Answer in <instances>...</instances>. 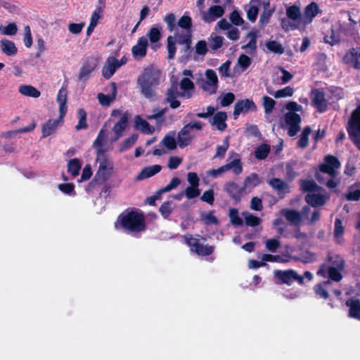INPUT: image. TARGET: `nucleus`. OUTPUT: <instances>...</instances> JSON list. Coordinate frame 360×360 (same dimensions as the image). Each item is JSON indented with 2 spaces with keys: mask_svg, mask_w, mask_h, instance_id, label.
I'll return each mask as SVG.
<instances>
[{
  "mask_svg": "<svg viewBox=\"0 0 360 360\" xmlns=\"http://www.w3.org/2000/svg\"><path fill=\"white\" fill-rule=\"evenodd\" d=\"M270 146L266 143H262L255 150V156L257 160H264L270 153Z\"/></svg>",
  "mask_w": 360,
  "mask_h": 360,
  "instance_id": "e433bc0d",
  "label": "nucleus"
},
{
  "mask_svg": "<svg viewBox=\"0 0 360 360\" xmlns=\"http://www.w3.org/2000/svg\"><path fill=\"white\" fill-rule=\"evenodd\" d=\"M229 19L231 23L236 26L242 25L244 22L243 18L237 10L233 11L230 13Z\"/></svg>",
  "mask_w": 360,
  "mask_h": 360,
  "instance_id": "680f3d73",
  "label": "nucleus"
},
{
  "mask_svg": "<svg viewBox=\"0 0 360 360\" xmlns=\"http://www.w3.org/2000/svg\"><path fill=\"white\" fill-rule=\"evenodd\" d=\"M313 95L312 103L316 108L319 112H324L328 108L327 101L325 98V94L323 91L314 89L311 91Z\"/></svg>",
  "mask_w": 360,
  "mask_h": 360,
  "instance_id": "4468645a",
  "label": "nucleus"
},
{
  "mask_svg": "<svg viewBox=\"0 0 360 360\" xmlns=\"http://www.w3.org/2000/svg\"><path fill=\"white\" fill-rule=\"evenodd\" d=\"M167 51H168V58L173 59L174 58L176 54V44L175 39L173 37L169 36L167 37Z\"/></svg>",
  "mask_w": 360,
  "mask_h": 360,
  "instance_id": "5fc2aeb1",
  "label": "nucleus"
},
{
  "mask_svg": "<svg viewBox=\"0 0 360 360\" xmlns=\"http://www.w3.org/2000/svg\"><path fill=\"white\" fill-rule=\"evenodd\" d=\"M113 86V93L112 95L110 94H104L103 93H99L97 95V98L100 103L103 106H108L111 102L115 98L116 96V85L115 82L112 83Z\"/></svg>",
  "mask_w": 360,
  "mask_h": 360,
  "instance_id": "c9c22d12",
  "label": "nucleus"
},
{
  "mask_svg": "<svg viewBox=\"0 0 360 360\" xmlns=\"http://www.w3.org/2000/svg\"><path fill=\"white\" fill-rule=\"evenodd\" d=\"M287 16L292 20H298L301 18L300 9L297 6L293 5L286 9Z\"/></svg>",
  "mask_w": 360,
  "mask_h": 360,
  "instance_id": "a18cd8bd",
  "label": "nucleus"
},
{
  "mask_svg": "<svg viewBox=\"0 0 360 360\" xmlns=\"http://www.w3.org/2000/svg\"><path fill=\"white\" fill-rule=\"evenodd\" d=\"M319 8L316 3L311 2L307 5L304 11V18L306 22H311L313 18L319 13Z\"/></svg>",
  "mask_w": 360,
  "mask_h": 360,
  "instance_id": "7c9ffc66",
  "label": "nucleus"
},
{
  "mask_svg": "<svg viewBox=\"0 0 360 360\" xmlns=\"http://www.w3.org/2000/svg\"><path fill=\"white\" fill-rule=\"evenodd\" d=\"M81 167L82 165L79 159H71L68 163V172L75 177L79 174Z\"/></svg>",
  "mask_w": 360,
  "mask_h": 360,
  "instance_id": "ea45409f",
  "label": "nucleus"
},
{
  "mask_svg": "<svg viewBox=\"0 0 360 360\" xmlns=\"http://www.w3.org/2000/svg\"><path fill=\"white\" fill-rule=\"evenodd\" d=\"M305 201L313 207L326 204V197L321 193H309L305 195Z\"/></svg>",
  "mask_w": 360,
  "mask_h": 360,
  "instance_id": "412c9836",
  "label": "nucleus"
},
{
  "mask_svg": "<svg viewBox=\"0 0 360 360\" xmlns=\"http://www.w3.org/2000/svg\"><path fill=\"white\" fill-rule=\"evenodd\" d=\"M259 12V8L256 5L250 6L247 10V18L252 22H255L257 20Z\"/></svg>",
  "mask_w": 360,
  "mask_h": 360,
  "instance_id": "69168bd1",
  "label": "nucleus"
},
{
  "mask_svg": "<svg viewBox=\"0 0 360 360\" xmlns=\"http://www.w3.org/2000/svg\"><path fill=\"white\" fill-rule=\"evenodd\" d=\"M160 70L152 67L146 68L137 78V84L141 94L146 98L155 99L157 89L160 84Z\"/></svg>",
  "mask_w": 360,
  "mask_h": 360,
  "instance_id": "f03ea898",
  "label": "nucleus"
},
{
  "mask_svg": "<svg viewBox=\"0 0 360 360\" xmlns=\"http://www.w3.org/2000/svg\"><path fill=\"white\" fill-rule=\"evenodd\" d=\"M251 62V58L243 53L238 59V65L242 68L243 71L245 70L250 65Z\"/></svg>",
  "mask_w": 360,
  "mask_h": 360,
  "instance_id": "338daca9",
  "label": "nucleus"
},
{
  "mask_svg": "<svg viewBox=\"0 0 360 360\" xmlns=\"http://www.w3.org/2000/svg\"><path fill=\"white\" fill-rule=\"evenodd\" d=\"M184 194L188 199H193L200 195V190L199 187L188 186L184 190Z\"/></svg>",
  "mask_w": 360,
  "mask_h": 360,
  "instance_id": "0e129e2a",
  "label": "nucleus"
},
{
  "mask_svg": "<svg viewBox=\"0 0 360 360\" xmlns=\"http://www.w3.org/2000/svg\"><path fill=\"white\" fill-rule=\"evenodd\" d=\"M200 200L203 202H207V204L212 205L214 202V193L212 189H209L205 191L202 196L200 197Z\"/></svg>",
  "mask_w": 360,
  "mask_h": 360,
  "instance_id": "774afa93",
  "label": "nucleus"
},
{
  "mask_svg": "<svg viewBox=\"0 0 360 360\" xmlns=\"http://www.w3.org/2000/svg\"><path fill=\"white\" fill-rule=\"evenodd\" d=\"M1 50L6 56H14L18 52V49L13 41L7 39H2L0 41Z\"/></svg>",
  "mask_w": 360,
  "mask_h": 360,
  "instance_id": "c756f323",
  "label": "nucleus"
},
{
  "mask_svg": "<svg viewBox=\"0 0 360 360\" xmlns=\"http://www.w3.org/2000/svg\"><path fill=\"white\" fill-rule=\"evenodd\" d=\"M202 219L206 225H218L219 224L218 219L213 214L212 211L203 214L202 216Z\"/></svg>",
  "mask_w": 360,
  "mask_h": 360,
  "instance_id": "052dcab7",
  "label": "nucleus"
},
{
  "mask_svg": "<svg viewBox=\"0 0 360 360\" xmlns=\"http://www.w3.org/2000/svg\"><path fill=\"white\" fill-rule=\"evenodd\" d=\"M79 122L78 124L75 126V129L77 130H81L83 129H86L88 127V124L86 123V111L83 108H79L77 110Z\"/></svg>",
  "mask_w": 360,
  "mask_h": 360,
  "instance_id": "37998d69",
  "label": "nucleus"
},
{
  "mask_svg": "<svg viewBox=\"0 0 360 360\" xmlns=\"http://www.w3.org/2000/svg\"><path fill=\"white\" fill-rule=\"evenodd\" d=\"M229 217L232 224L235 226H242L243 219L238 216V211L236 208H231L229 210Z\"/></svg>",
  "mask_w": 360,
  "mask_h": 360,
  "instance_id": "3c124183",
  "label": "nucleus"
},
{
  "mask_svg": "<svg viewBox=\"0 0 360 360\" xmlns=\"http://www.w3.org/2000/svg\"><path fill=\"white\" fill-rule=\"evenodd\" d=\"M330 283L331 282L329 280H327L315 285L314 287V290L316 295L324 300L328 299L329 293L325 287L327 285L330 284Z\"/></svg>",
  "mask_w": 360,
  "mask_h": 360,
  "instance_id": "473e14b6",
  "label": "nucleus"
},
{
  "mask_svg": "<svg viewBox=\"0 0 360 360\" xmlns=\"http://www.w3.org/2000/svg\"><path fill=\"white\" fill-rule=\"evenodd\" d=\"M345 198L349 201H357L360 199V184H354L349 187Z\"/></svg>",
  "mask_w": 360,
  "mask_h": 360,
  "instance_id": "72a5a7b5",
  "label": "nucleus"
},
{
  "mask_svg": "<svg viewBox=\"0 0 360 360\" xmlns=\"http://www.w3.org/2000/svg\"><path fill=\"white\" fill-rule=\"evenodd\" d=\"M162 169V167L159 165H154L143 168L136 176V180L141 181L147 178H150L159 173Z\"/></svg>",
  "mask_w": 360,
  "mask_h": 360,
  "instance_id": "4be33fe9",
  "label": "nucleus"
},
{
  "mask_svg": "<svg viewBox=\"0 0 360 360\" xmlns=\"http://www.w3.org/2000/svg\"><path fill=\"white\" fill-rule=\"evenodd\" d=\"M269 51L274 53L282 54L284 52V48L282 44L276 41H269L266 44Z\"/></svg>",
  "mask_w": 360,
  "mask_h": 360,
  "instance_id": "49530a36",
  "label": "nucleus"
},
{
  "mask_svg": "<svg viewBox=\"0 0 360 360\" xmlns=\"http://www.w3.org/2000/svg\"><path fill=\"white\" fill-rule=\"evenodd\" d=\"M63 122L56 120L49 119L46 123H44L42 126V138H46L51 134H53L57 127L61 124Z\"/></svg>",
  "mask_w": 360,
  "mask_h": 360,
  "instance_id": "5701e85b",
  "label": "nucleus"
},
{
  "mask_svg": "<svg viewBox=\"0 0 360 360\" xmlns=\"http://www.w3.org/2000/svg\"><path fill=\"white\" fill-rule=\"evenodd\" d=\"M139 135L133 134L130 137L126 139L120 147V152H124L131 148L137 141Z\"/></svg>",
  "mask_w": 360,
  "mask_h": 360,
  "instance_id": "c03bdc74",
  "label": "nucleus"
},
{
  "mask_svg": "<svg viewBox=\"0 0 360 360\" xmlns=\"http://www.w3.org/2000/svg\"><path fill=\"white\" fill-rule=\"evenodd\" d=\"M346 129L349 139L360 150V103L352 112Z\"/></svg>",
  "mask_w": 360,
  "mask_h": 360,
  "instance_id": "39448f33",
  "label": "nucleus"
},
{
  "mask_svg": "<svg viewBox=\"0 0 360 360\" xmlns=\"http://www.w3.org/2000/svg\"><path fill=\"white\" fill-rule=\"evenodd\" d=\"M162 143L168 150H174L176 148L177 141L175 139L169 135H166L162 140Z\"/></svg>",
  "mask_w": 360,
  "mask_h": 360,
  "instance_id": "13d9d810",
  "label": "nucleus"
},
{
  "mask_svg": "<svg viewBox=\"0 0 360 360\" xmlns=\"http://www.w3.org/2000/svg\"><path fill=\"white\" fill-rule=\"evenodd\" d=\"M129 120V114L126 112L122 115L120 119L115 124L112 131L115 134L113 141H116L123 136V132L126 129Z\"/></svg>",
  "mask_w": 360,
  "mask_h": 360,
  "instance_id": "dca6fc26",
  "label": "nucleus"
},
{
  "mask_svg": "<svg viewBox=\"0 0 360 360\" xmlns=\"http://www.w3.org/2000/svg\"><path fill=\"white\" fill-rule=\"evenodd\" d=\"M102 156L101 159L99 156L97 157L96 160L99 162V167L95 176H96V179H100L101 181L105 182L110 177L113 166L112 164L108 160L105 155Z\"/></svg>",
  "mask_w": 360,
  "mask_h": 360,
  "instance_id": "9b49d317",
  "label": "nucleus"
},
{
  "mask_svg": "<svg viewBox=\"0 0 360 360\" xmlns=\"http://www.w3.org/2000/svg\"><path fill=\"white\" fill-rule=\"evenodd\" d=\"M103 10L101 7H98L92 13L90 19V23L86 29V35L90 36L97 25L98 20L101 18Z\"/></svg>",
  "mask_w": 360,
  "mask_h": 360,
  "instance_id": "2f4dec72",
  "label": "nucleus"
},
{
  "mask_svg": "<svg viewBox=\"0 0 360 360\" xmlns=\"http://www.w3.org/2000/svg\"><path fill=\"white\" fill-rule=\"evenodd\" d=\"M325 262L328 264V267L335 268L338 269L344 270L345 266V262L344 259L339 255L329 254L327 256Z\"/></svg>",
  "mask_w": 360,
  "mask_h": 360,
  "instance_id": "a878e982",
  "label": "nucleus"
},
{
  "mask_svg": "<svg viewBox=\"0 0 360 360\" xmlns=\"http://www.w3.org/2000/svg\"><path fill=\"white\" fill-rule=\"evenodd\" d=\"M203 124L200 121L191 122L185 124L178 133L177 143L181 148L188 146L194 138L191 129L201 130Z\"/></svg>",
  "mask_w": 360,
  "mask_h": 360,
  "instance_id": "423d86ee",
  "label": "nucleus"
},
{
  "mask_svg": "<svg viewBox=\"0 0 360 360\" xmlns=\"http://www.w3.org/2000/svg\"><path fill=\"white\" fill-rule=\"evenodd\" d=\"M300 186L302 191L304 192H314L320 188L313 180H302Z\"/></svg>",
  "mask_w": 360,
  "mask_h": 360,
  "instance_id": "79ce46f5",
  "label": "nucleus"
},
{
  "mask_svg": "<svg viewBox=\"0 0 360 360\" xmlns=\"http://www.w3.org/2000/svg\"><path fill=\"white\" fill-rule=\"evenodd\" d=\"M345 305L349 307V314L350 318L357 319H360V300L357 298H349Z\"/></svg>",
  "mask_w": 360,
  "mask_h": 360,
  "instance_id": "6ab92c4d",
  "label": "nucleus"
},
{
  "mask_svg": "<svg viewBox=\"0 0 360 360\" xmlns=\"http://www.w3.org/2000/svg\"><path fill=\"white\" fill-rule=\"evenodd\" d=\"M19 92L24 96L32 98H38L41 94L40 91L37 88L27 84L20 86Z\"/></svg>",
  "mask_w": 360,
  "mask_h": 360,
  "instance_id": "f704fd0d",
  "label": "nucleus"
},
{
  "mask_svg": "<svg viewBox=\"0 0 360 360\" xmlns=\"http://www.w3.org/2000/svg\"><path fill=\"white\" fill-rule=\"evenodd\" d=\"M276 276L281 283L290 285L294 282L295 270L277 271L276 272Z\"/></svg>",
  "mask_w": 360,
  "mask_h": 360,
  "instance_id": "393cba45",
  "label": "nucleus"
},
{
  "mask_svg": "<svg viewBox=\"0 0 360 360\" xmlns=\"http://www.w3.org/2000/svg\"><path fill=\"white\" fill-rule=\"evenodd\" d=\"M119 68L118 60L115 58L112 59V62L109 64L106 70H103V76L105 79H110L115 72L116 70Z\"/></svg>",
  "mask_w": 360,
  "mask_h": 360,
  "instance_id": "a19ab883",
  "label": "nucleus"
},
{
  "mask_svg": "<svg viewBox=\"0 0 360 360\" xmlns=\"http://www.w3.org/2000/svg\"><path fill=\"white\" fill-rule=\"evenodd\" d=\"M98 65L96 60L94 57H87L83 62L79 73L77 80L86 82L90 77L91 74Z\"/></svg>",
  "mask_w": 360,
  "mask_h": 360,
  "instance_id": "9d476101",
  "label": "nucleus"
},
{
  "mask_svg": "<svg viewBox=\"0 0 360 360\" xmlns=\"http://www.w3.org/2000/svg\"><path fill=\"white\" fill-rule=\"evenodd\" d=\"M342 269L328 267V264L323 262L320 265L316 271V274L324 278H328L330 281L340 282L343 278L342 274Z\"/></svg>",
  "mask_w": 360,
  "mask_h": 360,
  "instance_id": "0eeeda50",
  "label": "nucleus"
},
{
  "mask_svg": "<svg viewBox=\"0 0 360 360\" xmlns=\"http://www.w3.org/2000/svg\"><path fill=\"white\" fill-rule=\"evenodd\" d=\"M172 205V202L165 201L160 205L159 212L165 219L168 218L172 212L173 209Z\"/></svg>",
  "mask_w": 360,
  "mask_h": 360,
  "instance_id": "8fccbe9b",
  "label": "nucleus"
},
{
  "mask_svg": "<svg viewBox=\"0 0 360 360\" xmlns=\"http://www.w3.org/2000/svg\"><path fill=\"white\" fill-rule=\"evenodd\" d=\"M148 36L152 44L158 42L161 38L160 27L158 25L152 27L148 33Z\"/></svg>",
  "mask_w": 360,
  "mask_h": 360,
  "instance_id": "de8ad7c7",
  "label": "nucleus"
},
{
  "mask_svg": "<svg viewBox=\"0 0 360 360\" xmlns=\"http://www.w3.org/2000/svg\"><path fill=\"white\" fill-rule=\"evenodd\" d=\"M117 229L120 227L132 233H139L146 230V219L143 213L136 210L122 212L119 214L115 224Z\"/></svg>",
  "mask_w": 360,
  "mask_h": 360,
  "instance_id": "7ed1b4c3",
  "label": "nucleus"
},
{
  "mask_svg": "<svg viewBox=\"0 0 360 360\" xmlns=\"http://www.w3.org/2000/svg\"><path fill=\"white\" fill-rule=\"evenodd\" d=\"M233 169V172L238 175L243 172L242 162L240 158H236L231 162L221 166L218 169H212L207 172V174L215 178L218 175L227 172L229 169Z\"/></svg>",
  "mask_w": 360,
  "mask_h": 360,
  "instance_id": "6e6552de",
  "label": "nucleus"
},
{
  "mask_svg": "<svg viewBox=\"0 0 360 360\" xmlns=\"http://www.w3.org/2000/svg\"><path fill=\"white\" fill-rule=\"evenodd\" d=\"M206 80L203 82L202 88L210 94H215L218 88V77L216 72L212 69L205 71Z\"/></svg>",
  "mask_w": 360,
  "mask_h": 360,
  "instance_id": "ddd939ff",
  "label": "nucleus"
},
{
  "mask_svg": "<svg viewBox=\"0 0 360 360\" xmlns=\"http://www.w3.org/2000/svg\"><path fill=\"white\" fill-rule=\"evenodd\" d=\"M293 89L291 86H288L283 89L277 90L273 95L276 98H279L292 96L293 95Z\"/></svg>",
  "mask_w": 360,
  "mask_h": 360,
  "instance_id": "603ef678",
  "label": "nucleus"
},
{
  "mask_svg": "<svg viewBox=\"0 0 360 360\" xmlns=\"http://www.w3.org/2000/svg\"><path fill=\"white\" fill-rule=\"evenodd\" d=\"M268 183L269 186L278 193H285L290 191L288 184L279 178H272Z\"/></svg>",
  "mask_w": 360,
  "mask_h": 360,
  "instance_id": "bb28decb",
  "label": "nucleus"
},
{
  "mask_svg": "<svg viewBox=\"0 0 360 360\" xmlns=\"http://www.w3.org/2000/svg\"><path fill=\"white\" fill-rule=\"evenodd\" d=\"M209 13L210 15L213 17L211 20H214L216 18H221L224 13V10L222 6L214 5L210 7Z\"/></svg>",
  "mask_w": 360,
  "mask_h": 360,
  "instance_id": "6e6d98bb",
  "label": "nucleus"
},
{
  "mask_svg": "<svg viewBox=\"0 0 360 360\" xmlns=\"http://www.w3.org/2000/svg\"><path fill=\"white\" fill-rule=\"evenodd\" d=\"M340 167L338 158L332 155H327L324 158V162L319 166L314 176L321 184L326 185L328 188H335L340 184V180L337 179V169Z\"/></svg>",
  "mask_w": 360,
  "mask_h": 360,
  "instance_id": "f257e3e1",
  "label": "nucleus"
},
{
  "mask_svg": "<svg viewBox=\"0 0 360 360\" xmlns=\"http://www.w3.org/2000/svg\"><path fill=\"white\" fill-rule=\"evenodd\" d=\"M148 46V39L145 37L139 38L138 42L131 49V53L135 58H143L146 56Z\"/></svg>",
  "mask_w": 360,
  "mask_h": 360,
  "instance_id": "a211bd4d",
  "label": "nucleus"
},
{
  "mask_svg": "<svg viewBox=\"0 0 360 360\" xmlns=\"http://www.w3.org/2000/svg\"><path fill=\"white\" fill-rule=\"evenodd\" d=\"M285 108L289 111L284 116L285 122L288 126V134L294 136L301 129L302 119L296 112L302 111V107L295 101H289L285 105Z\"/></svg>",
  "mask_w": 360,
  "mask_h": 360,
  "instance_id": "20e7f679",
  "label": "nucleus"
},
{
  "mask_svg": "<svg viewBox=\"0 0 360 360\" xmlns=\"http://www.w3.org/2000/svg\"><path fill=\"white\" fill-rule=\"evenodd\" d=\"M263 101V107L264 108V112L265 114H269L271 113L273 110L274 109L276 102L275 101L271 98V97H269L267 96H264L262 97Z\"/></svg>",
  "mask_w": 360,
  "mask_h": 360,
  "instance_id": "09e8293b",
  "label": "nucleus"
},
{
  "mask_svg": "<svg viewBox=\"0 0 360 360\" xmlns=\"http://www.w3.org/2000/svg\"><path fill=\"white\" fill-rule=\"evenodd\" d=\"M261 180L256 173H252L249 176H246L244 181L243 188H254L259 184H260Z\"/></svg>",
  "mask_w": 360,
  "mask_h": 360,
  "instance_id": "4c0bfd02",
  "label": "nucleus"
},
{
  "mask_svg": "<svg viewBox=\"0 0 360 360\" xmlns=\"http://www.w3.org/2000/svg\"><path fill=\"white\" fill-rule=\"evenodd\" d=\"M135 127L146 134H151L155 131V128L150 126L146 120L142 119L140 115L135 117Z\"/></svg>",
  "mask_w": 360,
  "mask_h": 360,
  "instance_id": "cd10ccee",
  "label": "nucleus"
},
{
  "mask_svg": "<svg viewBox=\"0 0 360 360\" xmlns=\"http://www.w3.org/2000/svg\"><path fill=\"white\" fill-rule=\"evenodd\" d=\"M180 184L181 180L179 177H173L166 186L160 189L161 190V192L165 193L176 188Z\"/></svg>",
  "mask_w": 360,
  "mask_h": 360,
  "instance_id": "e2e57ef3",
  "label": "nucleus"
},
{
  "mask_svg": "<svg viewBox=\"0 0 360 360\" xmlns=\"http://www.w3.org/2000/svg\"><path fill=\"white\" fill-rule=\"evenodd\" d=\"M224 191L236 202H238L245 191L243 186L240 187L236 183L230 181L224 185Z\"/></svg>",
  "mask_w": 360,
  "mask_h": 360,
  "instance_id": "f3484780",
  "label": "nucleus"
},
{
  "mask_svg": "<svg viewBox=\"0 0 360 360\" xmlns=\"http://www.w3.org/2000/svg\"><path fill=\"white\" fill-rule=\"evenodd\" d=\"M343 62L360 70V47L349 49L344 56Z\"/></svg>",
  "mask_w": 360,
  "mask_h": 360,
  "instance_id": "2eb2a0df",
  "label": "nucleus"
},
{
  "mask_svg": "<svg viewBox=\"0 0 360 360\" xmlns=\"http://www.w3.org/2000/svg\"><path fill=\"white\" fill-rule=\"evenodd\" d=\"M178 95L179 93L175 88L171 87L167 89L165 100L172 109H176L181 105L180 101L177 100Z\"/></svg>",
  "mask_w": 360,
  "mask_h": 360,
  "instance_id": "c85d7f7f",
  "label": "nucleus"
},
{
  "mask_svg": "<svg viewBox=\"0 0 360 360\" xmlns=\"http://www.w3.org/2000/svg\"><path fill=\"white\" fill-rule=\"evenodd\" d=\"M282 214L288 221L295 226L300 225L302 221L301 214L295 210L284 209L282 210Z\"/></svg>",
  "mask_w": 360,
  "mask_h": 360,
  "instance_id": "b1692460",
  "label": "nucleus"
},
{
  "mask_svg": "<svg viewBox=\"0 0 360 360\" xmlns=\"http://www.w3.org/2000/svg\"><path fill=\"white\" fill-rule=\"evenodd\" d=\"M257 110V105L253 101L248 98L238 100L234 105L233 116L236 120L241 113L246 114L249 111L255 112Z\"/></svg>",
  "mask_w": 360,
  "mask_h": 360,
  "instance_id": "f8f14e48",
  "label": "nucleus"
},
{
  "mask_svg": "<svg viewBox=\"0 0 360 360\" xmlns=\"http://www.w3.org/2000/svg\"><path fill=\"white\" fill-rule=\"evenodd\" d=\"M304 264H308L314 261V254L309 250H303L300 253L299 257L296 259Z\"/></svg>",
  "mask_w": 360,
  "mask_h": 360,
  "instance_id": "4d7b16f0",
  "label": "nucleus"
},
{
  "mask_svg": "<svg viewBox=\"0 0 360 360\" xmlns=\"http://www.w3.org/2000/svg\"><path fill=\"white\" fill-rule=\"evenodd\" d=\"M311 132V129L309 126H306L301 134L300 137L297 141V146L301 148H305L309 143V135Z\"/></svg>",
  "mask_w": 360,
  "mask_h": 360,
  "instance_id": "58836bf2",
  "label": "nucleus"
},
{
  "mask_svg": "<svg viewBox=\"0 0 360 360\" xmlns=\"http://www.w3.org/2000/svg\"><path fill=\"white\" fill-rule=\"evenodd\" d=\"M248 36L250 37V41L246 45L243 46L242 49H245L247 48H250L253 51L256 50V49H257V32L252 30L248 33Z\"/></svg>",
  "mask_w": 360,
  "mask_h": 360,
  "instance_id": "864d4df0",
  "label": "nucleus"
},
{
  "mask_svg": "<svg viewBox=\"0 0 360 360\" xmlns=\"http://www.w3.org/2000/svg\"><path fill=\"white\" fill-rule=\"evenodd\" d=\"M226 113L225 112L220 111L214 115L212 119L210 120V123L212 125L216 126L219 131H224L227 127V124L226 123Z\"/></svg>",
  "mask_w": 360,
  "mask_h": 360,
  "instance_id": "aec40b11",
  "label": "nucleus"
},
{
  "mask_svg": "<svg viewBox=\"0 0 360 360\" xmlns=\"http://www.w3.org/2000/svg\"><path fill=\"white\" fill-rule=\"evenodd\" d=\"M229 146L228 137L226 138L223 145H218L216 148V154L214 158H223Z\"/></svg>",
  "mask_w": 360,
  "mask_h": 360,
  "instance_id": "bf43d9fd",
  "label": "nucleus"
},
{
  "mask_svg": "<svg viewBox=\"0 0 360 360\" xmlns=\"http://www.w3.org/2000/svg\"><path fill=\"white\" fill-rule=\"evenodd\" d=\"M186 244L191 248V250L198 256H210L214 250V246L204 245L198 239L192 237L186 238Z\"/></svg>",
  "mask_w": 360,
  "mask_h": 360,
  "instance_id": "1a4fd4ad",
  "label": "nucleus"
}]
</instances>
